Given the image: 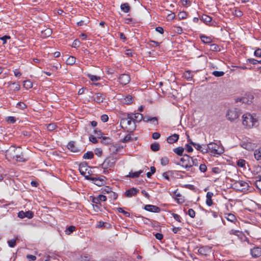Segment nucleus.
<instances>
[{
  "label": "nucleus",
  "instance_id": "obj_1",
  "mask_svg": "<svg viewBox=\"0 0 261 261\" xmlns=\"http://www.w3.org/2000/svg\"><path fill=\"white\" fill-rule=\"evenodd\" d=\"M6 156L9 160H15L17 162H25L27 160L20 147L11 146L6 150Z\"/></svg>",
  "mask_w": 261,
  "mask_h": 261
},
{
  "label": "nucleus",
  "instance_id": "obj_2",
  "mask_svg": "<svg viewBox=\"0 0 261 261\" xmlns=\"http://www.w3.org/2000/svg\"><path fill=\"white\" fill-rule=\"evenodd\" d=\"M243 124L247 127H251L256 125L257 120L252 115L249 113L245 114L242 116Z\"/></svg>",
  "mask_w": 261,
  "mask_h": 261
},
{
  "label": "nucleus",
  "instance_id": "obj_3",
  "mask_svg": "<svg viewBox=\"0 0 261 261\" xmlns=\"http://www.w3.org/2000/svg\"><path fill=\"white\" fill-rule=\"evenodd\" d=\"M206 149H207V152L210 151L215 154H221L224 152V149L222 146L214 142L210 143L206 145Z\"/></svg>",
  "mask_w": 261,
  "mask_h": 261
},
{
  "label": "nucleus",
  "instance_id": "obj_4",
  "mask_svg": "<svg viewBox=\"0 0 261 261\" xmlns=\"http://www.w3.org/2000/svg\"><path fill=\"white\" fill-rule=\"evenodd\" d=\"M241 112L237 108H232L228 110L226 113V117L230 121L237 120L241 115Z\"/></svg>",
  "mask_w": 261,
  "mask_h": 261
},
{
  "label": "nucleus",
  "instance_id": "obj_5",
  "mask_svg": "<svg viewBox=\"0 0 261 261\" xmlns=\"http://www.w3.org/2000/svg\"><path fill=\"white\" fill-rule=\"evenodd\" d=\"M180 163H177V165H180L187 170H189V169L191 168V165L190 164L191 161V157L187 154H185L180 160Z\"/></svg>",
  "mask_w": 261,
  "mask_h": 261
},
{
  "label": "nucleus",
  "instance_id": "obj_6",
  "mask_svg": "<svg viewBox=\"0 0 261 261\" xmlns=\"http://www.w3.org/2000/svg\"><path fill=\"white\" fill-rule=\"evenodd\" d=\"M232 187L238 191L244 192L248 190L249 185L243 180L235 181Z\"/></svg>",
  "mask_w": 261,
  "mask_h": 261
},
{
  "label": "nucleus",
  "instance_id": "obj_7",
  "mask_svg": "<svg viewBox=\"0 0 261 261\" xmlns=\"http://www.w3.org/2000/svg\"><path fill=\"white\" fill-rule=\"evenodd\" d=\"M89 167L88 166L87 163L86 162L81 163L79 165V171L81 175L85 176L87 179H89V177H90L89 171L88 169Z\"/></svg>",
  "mask_w": 261,
  "mask_h": 261
},
{
  "label": "nucleus",
  "instance_id": "obj_8",
  "mask_svg": "<svg viewBox=\"0 0 261 261\" xmlns=\"http://www.w3.org/2000/svg\"><path fill=\"white\" fill-rule=\"evenodd\" d=\"M131 117H133L132 120H133V125L131 127H129L128 129L131 131L135 130L136 125L135 122H139L143 119V115L140 113H130L129 114Z\"/></svg>",
  "mask_w": 261,
  "mask_h": 261
},
{
  "label": "nucleus",
  "instance_id": "obj_9",
  "mask_svg": "<svg viewBox=\"0 0 261 261\" xmlns=\"http://www.w3.org/2000/svg\"><path fill=\"white\" fill-rule=\"evenodd\" d=\"M116 162V159L113 157L107 158L101 164V168L103 169H108L114 166Z\"/></svg>",
  "mask_w": 261,
  "mask_h": 261
},
{
  "label": "nucleus",
  "instance_id": "obj_10",
  "mask_svg": "<svg viewBox=\"0 0 261 261\" xmlns=\"http://www.w3.org/2000/svg\"><path fill=\"white\" fill-rule=\"evenodd\" d=\"M133 117H131L129 114L127 115V118H123L121 120V124L124 126L125 127L129 126L131 127L133 125Z\"/></svg>",
  "mask_w": 261,
  "mask_h": 261
},
{
  "label": "nucleus",
  "instance_id": "obj_11",
  "mask_svg": "<svg viewBox=\"0 0 261 261\" xmlns=\"http://www.w3.org/2000/svg\"><path fill=\"white\" fill-rule=\"evenodd\" d=\"M199 254L206 256L208 255L212 252V247L208 246H204L201 247L198 250Z\"/></svg>",
  "mask_w": 261,
  "mask_h": 261
},
{
  "label": "nucleus",
  "instance_id": "obj_12",
  "mask_svg": "<svg viewBox=\"0 0 261 261\" xmlns=\"http://www.w3.org/2000/svg\"><path fill=\"white\" fill-rule=\"evenodd\" d=\"M144 209L147 211L154 213H159L161 211L160 208L158 206L151 204L146 205Z\"/></svg>",
  "mask_w": 261,
  "mask_h": 261
},
{
  "label": "nucleus",
  "instance_id": "obj_13",
  "mask_svg": "<svg viewBox=\"0 0 261 261\" xmlns=\"http://www.w3.org/2000/svg\"><path fill=\"white\" fill-rule=\"evenodd\" d=\"M253 99V97L252 95H249L248 97H243L240 98H238L237 99L236 101L242 102L244 103H247L248 105H250L252 102V100Z\"/></svg>",
  "mask_w": 261,
  "mask_h": 261
},
{
  "label": "nucleus",
  "instance_id": "obj_14",
  "mask_svg": "<svg viewBox=\"0 0 261 261\" xmlns=\"http://www.w3.org/2000/svg\"><path fill=\"white\" fill-rule=\"evenodd\" d=\"M119 80L121 84L125 85L129 82L130 79L128 74H122L120 76Z\"/></svg>",
  "mask_w": 261,
  "mask_h": 261
},
{
  "label": "nucleus",
  "instance_id": "obj_15",
  "mask_svg": "<svg viewBox=\"0 0 261 261\" xmlns=\"http://www.w3.org/2000/svg\"><path fill=\"white\" fill-rule=\"evenodd\" d=\"M139 190L136 188H132L126 190L125 192V195L127 197H132L133 196L136 195Z\"/></svg>",
  "mask_w": 261,
  "mask_h": 261
},
{
  "label": "nucleus",
  "instance_id": "obj_16",
  "mask_svg": "<svg viewBox=\"0 0 261 261\" xmlns=\"http://www.w3.org/2000/svg\"><path fill=\"white\" fill-rule=\"evenodd\" d=\"M250 253L252 257L257 258L261 256V248L254 247L250 250Z\"/></svg>",
  "mask_w": 261,
  "mask_h": 261
},
{
  "label": "nucleus",
  "instance_id": "obj_17",
  "mask_svg": "<svg viewBox=\"0 0 261 261\" xmlns=\"http://www.w3.org/2000/svg\"><path fill=\"white\" fill-rule=\"evenodd\" d=\"M194 147L197 150L200 151L203 154L207 152V149H206V145H201L199 144L196 143L195 144H194Z\"/></svg>",
  "mask_w": 261,
  "mask_h": 261
},
{
  "label": "nucleus",
  "instance_id": "obj_18",
  "mask_svg": "<svg viewBox=\"0 0 261 261\" xmlns=\"http://www.w3.org/2000/svg\"><path fill=\"white\" fill-rule=\"evenodd\" d=\"M67 148L73 152H78L80 151V150L75 146V142L73 141H71L68 143Z\"/></svg>",
  "mask_w": 261,
  "mask_h": 261
},
{
  "label": "nucleus",
  "instance_id": "obj_19",
  "mask_svg": "<svg viewBox=\"0 0 261 261\" xmlns=\"http://www.w3.org/2000/svg\"><path fill=\"white\" fill-rule=\"evenodd\" d=\"M178 139L179 135L176 134H174L168 137L167 139V141L168 143L173 144L174 143L178 141Z\"/></svg>",
  "mask_w": 261,
  "mask_h": 261
},
{
  "label": "nucleus",
  "instance_id": "obj_20",
  "mask_svg": "<svg viewBox=\"0 0 261 261\" xmlns=\"http://www.w3.org/2000/svg\"><path fill=\"white\" fill-rule=\"evenodd\" d=\"M96 96L94 98V100L97 103L102 102L105 99V96L104 94L101 93H97L95 94Z\"/></svg>",
  "mask_w": 261,
  "mask_h": 261
},
{
  "label": "nucleus",
  "instance_id": "obj_21",
  "mask_svg": "<svg viewBox=\"0 0 261 261\" xmlns=\"http://www.w3.org/2000/svg\"><path fill=\"white\" fill-rule=\"evenodd\" d=\"M214 194L212 192H208L206 193V203L208 206H211L213 202V200L212 199V197L213 196Z\"/></svg>",
  "mask_w": 261,
  "mask_h": 261
},
{
  "label": "nucleus",
  "instance_id": "obj_22",
  "mask_svg": "<svg viewBox=\"0 0 261 261\" xmlns=\"http://www.w3.org/2000/svg\"><path fill=\"white\" fill-rule=\"evenodd\" d=\"M224 217L228 221H230L231 222H235L237 221V218L236 216L233 214L231 213L225 214Z\"/></svg>",
  "mask_w": 261,
  "mask_h": 261
},
{
  "label": "nucleus",
  "instance_id": "obj_23",
  "mask_svg": "<svg viewBox=\"0 0 261 261\" xmlns=\"http://www.w3.org/2000/svg\"><path fill=\"white\" fill-rule=\"evenodd\" d=\"M88 180H90L94 181V184H95L96 185H97L98 186H101L103 185L104 184H105L102 181H101L100 180V179H98V178H97V177H94L90 176V177H89Z\"/></svg>",
  "mask_w": 261,
  "mask_h": 261
},
{
  "label": "nucleus",
  "instance_id": "obj_24",
  "mask_svg": "<svg viewBox=\"0 0 261 261\" xmlns=\"http://www.w3.org/2000/svg\"><path fill=\"white\" fill-rule=\"evenodd\" d=\"M100 139H101V143L102 144L105 145L111 144L112 143V139L110 137H107L105 136H102Z\"/></svg>",
  "mask_w": 261,
  "mask_h": 261
},
{
  "label": "nucleus",
  "instance_id": "obj_25",
  "mask_svg": "<svg viewBox=\"0 0 261 261\" xmlns=\"http://www.w3.org/2000/svg\"><path fill=\"white\" fill-rule=\"evenodd\" d=\"M121 10L124 13H127L130 10V6L128 3L122 4L120 6Z\"/></svg>",
  "mask_w": 261,
  "mask_h": 261
},
{
  "label": "nucleus",
  "instance_id": "obj_26",
  "mask_svg": "<svg viewBox=\"0 0 261 261\" xmlns=\"http://www.w3.org/2000/svg\"><path fill=\"white\" fill-rule=\"evenodd\" d=\"M143 170H139V171H137V172H130L129 173V174L127 175L126 176L127 177H131V178H135V177H137L138 176H139V175L142 173H143Z\"/></svg>",
  "mask_w": 261,
  "mask_h": 261
},
{
  "label": "nucleus",
  "instance_id": "obj_27",
  "mask_svg": "<svg viewBox=\"0 0 261 261\" xmlns=\"http://www.w3.org/2000/svg\"><path fill=\"white\" fill-rule=\"evenodd\" d=\"M200 37L201 41L204 43L208 44L212 41L211 38L210 37H207L204 35H201Z\"/></svg>",
  "mask_w": 261,
  "mask_h": 261
},
{
  "label": "nucleus",
  "instance_id": "obj_28",
  "mask_svg": "<svg viewBox=\"0 0 261 261\" xmlns=\"http://www.w3.org/2000/svg\"><path fill=\"white\" fill-rule=\"evenodd\" d=\"M173 151L179 156H183V152L184 151V148L182 147H178L173 149Z\"/></svg>",
  "mask_w": 261,
  "mask_h": 261
},
{
  "label": "nucleus",
  "instance_id": "obj_29",
  "mask_svg": "<svg viewBox=\"0 0 261 261\" xmlns=\"http://www.w3.org/2000/svg\"><path fill=\"white\" fill-rule=\"evenodd\" d=\"M160 145L159 143H153L151 144L150 148L153 151H157L160 149Z\"/></svg>",
  "mask_w": 261,
  "mask_h": 261
},
{
  "label": "nucleus",
  "instance_id": "obj_30",
  "mask_svg": "<svg viewBox=\"0 0 261 261\" xmlns=\"http://www.w3.org/2000/svg\"><path fill=\"white\" fill-rule=\"evenodd\" d=\"M200 19L203 22L207 23L211 21L212 17L206 15H202L200 18Z\"/></svg>",
  "mask_w": 261,
  "mask_h": 261
},
{
  "label": "nucleus",
  "instance_id": "obj_31",
  "mask_svg": "<svg viewBox=\"0 0 261 261\" xmlns=\"http://www.w3.org/2000/svg\"><path fill=\"white\" fill-rule=\"evenodd\" d=\"M8 84L9 86H11V85L13 86V87H11V88L13 89L14 90H18L19 89L20 86L17 83L10 82H8Z\"/></svg>",
  "mask_w": 261,
  "mask_h": 261
},
{
  "label": "nucleus",
  "instance_id": "obj_32",
  "mask_svg": "<svg viewBox=\"0 0 261 261\" xmlns=\"http://www.w3.org/2000/svg\"><path fill=\"white\" fill-rule=\"evenodd\" d=\"M210 50L213 51H220V46L216 44H212L210 45Z\"/></svg>",
  "mask_w": 261,
  "mask_h": 261
},
{
  "label": "nucleus",
  "instance_id": "obj_33",
  "mask_svg": "<svg viewBox=\"0 0 261 261\" xmlns=\"http://www.w3.org/2000/svg\"><path fill=\"white\" fill-rule=\"evenodd\" d=\"M254 156L257 161L261 160V152L259 149H256L254 150Z\"/></svg>",
  "mask_w": 261,
  "mask_h": 261
},
{
  "label": "nucleus",
  "instance_id": "obj_34",
  "mask_svg": "<svg viewBox=\"0 0 261 261\" xmlns=\"http://www.w3.org/2000/svg\"><path fill=\"white\" fill-rule=\"evenodd\" d=\"M93 156L94 154L92 151H88L84 154L83 158L84 159H91Z\"/></svg>",
  "mask_w": 261,
  "mask_h": 261
},
{
  "label": "nucleus",
  "instance_id": "obj_35",
  "mask_svg": "<svg viewBox=\"0 0 261 261\" xmlns=\"http://www.w3.org/2000/svg\"><path fill=\"white\" fill-rule=\"evenodd\" d=\"M183 76L188 81L192 80L193 75L190 71H187L184 73Z\"/></svg>",
  "mask_w": 261,
  "mask_h": 261
},
{
  "label": "nucleus",
  "instance_id": "obj_36",
  "mask_svg": "<svg viewBox=\"0 0 261 261\" xmlns=\"http://www.w3.org/2000/svg\"><path fill=\"white\" fill-rule=\"evenodd\" d=\"M75 62V58L73 56H70L66 60L67 64L73 65Z\"/></svg>",
  "mask_w": 261,
  "mask_h": 261
},
{
  "label": "nucleus",
  "instance_id": "obj_37",
  "mask_svg": "<svg viewBox=\"0 0 261 261\" xmlns=\"http://www.w3.org/2000/svg\"><path fill=\"white\" fill-rule=\"evenodd\" d=\"M23 86L27 89H30L33 87V83L30 80L24 81L23 82Z\"/></svg>",
  "mask_w": 261,
  "mask_h": 261
},
{
  "label": "nucleus",
  "instance_id": "obj_38",
  "mask_svg": "<svg viewBox=\"0 0 261 261\" xmlns=\"http://www.w3.org/2000/svg\"><path fill=\"white\" fill-rule=\"evenodd\" d=\"M88 77L93 82H96L100 80V77L99 76L94 75L91 74H88Z\"/></svg>",
  "mask_w": 261,
  "mask_h": 261
},
{
  "label": "nucleus",
  "instance_id": "obj_39",
  "mask_svg": "<svg viewBox=\"0 0 261 261\" xmlns=\"http://www.w3.org/2000/svg\"><path fill=\"white\" fill-rule=\"evenodd\" d=\"M133 102V97L130 95H127L124 99V103L130 104Z\"/></svg>",
  "mask_w": 261,
  "mask_h": 261
},
{
  "label": "nucleus",
  "instance_id": "obj_40",
  "mask_svg": "<svg viewBox=\"0 0 261 261\" xmlns=\"http://www.w3.org/2000/svg\"><path fill=\"white\" fill-rule=\"evenodd\" d=\"M75 229V227L74 226H73V225L70 226L68 228H66V229L65 230V232L67 234H70L73 231H74Z\"/></svg>",
  "mask_w": 261,
  "mask_h": 261
},
{
  "label": "nucleus",
  "instance_id": "obj_41",
  "mask_svg": "<svg viewBox=\"0 0 261 261\" xmlns=\"http://www.w3.org/2000/svg\"><path fill=\"white\" fill-rule=\"evenodd\" d=\"M102 193L104 194H110V192L112 191V189L108 187V186H106L105 187H103L102 189Z\"/></svg>",
  "mask_w": 261,
  "mask_h": 261
},
{
  "label": "nucleus",
  "instance_id": "obj_42",
  "mask_svg": "<svg viewBox=\"0 0 261 261\" xmlns=\"http://www.w3.org/2000/svg\"><path fill=\"white\" fill-rule=\"evenodd\" d=\"M94 134L96 136V137L98 138H101V137H102V133L101 132V130L98 129L97 128H95L94 130Z\"/></svg>",
  "mask_w": 261,
  "mask_h": 261
},
{
  "label": "nucleus",
  "instance_id": "obj_43",
  "mask_svg": "<svg viewBox=\"0 0 261 261\" xmlns=\"http://www.w3.org/2000/svg\"><path fill=\"white\" fill-rule=\"evenodd\" d=\"M212 74L216 77H220L224 75L223 71H214L212 72Z\"/></svg>",
  "mask_w": 261,
  "mask_h": 261
},
{
  "label": "nucleus",
  "instance_id": "obj_44",
  "mask_svg": "<svg viewBox=\"0 0 261 261\" xmlns=\"http://www.w3.org/2000/svg\"><path fill=\"white\" fill-rule=\"evenodd\" d=\"M117 210L119 213H123L125 217H129L130 216V214L124 211L122 208L121 207H118L117 208Z\"/></svg>",
  "mask_w": 261,
  "mask_h": 261
},
{
  "label": "nucleus",
  "instance_id": "obj_45",
  "mask_svg": "<svg viewBox=\"0 0 261 261\" xmlns=\"http://www.w3.org/2000/svg\"><path fill=\"white\" fill-rule=\"evenodd\" d=\"M169 163V159L167 157H163L161 160V164L163 166H166Z\"/></svg>",
  "mask_w": 261,
  "mask_h": 261
},
{
  "label": "nucleus",
  "instance_id": "obj_46",
  "mask_svg": "<svg viewBox=\"0 0 261 261\" xmlns=\"http://www.w3.org/2000/svg\"><path fill=\"white\" fill-rule=\"evenodd\" d=\"M246 163L245 160L240 159L237 161V165L240 167H244Z\"/></svg>",
  "mask_w": 261,
  "mask_h": 261
},
{
  "label": "nucleus",
  "instance_id": "obj_47",
  "mask_svg": "<svg viewBox=\"0 0 261 261\" xmlns=\"http://www.w3.org/2000/svg\"><path fill=\"white\" fill-rule=\"evenodd\" d=\"M49 65L52 67L51 70L54 71H57L58 69L61 68V65L60 63H57L53 65L50 64Z\"/></svg>",
  "mask_w": 261,
  "mask_h": 261
},
{
  "label": "nucleus",
  "instance_id": "obj_48",
  "mask_svg": "<svg viewBox=\"0 0 261 261\" xmlns=\"http://www.w3.org/2000/svg\"><path fill=\"white\" fill-rule=\"evenodd\" d=\"M8 244L9 247H14L16 245V239L10 240L8 241Z\"/></svg>",
  "mask_w": 261,
  "mask_h": 261
},
{
  "label": "nucleus",
  "instance_id": "obj_49",
  "mask_svg": "<svg viewBox=\"0 0 261 261\" xmlns=\"http://www.w3.org/2000/svg\"><path fill=\"white\" fill-rule=\"evenodd\" d=\"M25 218L27 217L29 219H31L33 218L34 216L33 213L31 211H28L26 212H24Z\"/></svg>",
  "mask_w": 261,
  "mask_h": 261
},
{
  "label": "nucleus",
  "instance_id": "obj_50",
  "mask_svg": "<svg viewBox=\"0 0 261 261\" xmlns=\"http://www.w3.org/2000/svg\"><path fill=\"white\" fill-rule=\"evenodd\" d=\"M250 63L252 64L253 65H256L257 64H261V60H257L254 59H248Z\"/></svg>",
  "mask_w": 261,
  "mask_h": 261
},
{
  "label": "nucleus",
  "instance_id": "obj_51",
  "mask_svg": "<svg viewBox=\"0 0 261 261\" xmlns=\"http://www.w3.org/2000/svg\"><path fill=\"white\" fill-rule=\"evenodd\" d=\"M198 161L197 159H193V158L191 157V161L190 163V164L191 165V167L193 166H197L198 165Z\"/></svg>",
  "mask_w": 261,
  "mask_h": 261
},
{
  "label": "nucleus",
  "instance_id": "obj_52",
  "mask_svg": "<svg viewBox=\"0 0 261 261\" xmlns=\"http://www.w3.org/2000/svg\"><path fill=\"white\" fill-rule=\"evenodd\" d=\"M188 214L192 218H194L195 216V212L192 208H190L188 210Z\"/></svg>",
  "mask_w": 261,
  "mask_h": 261
},
{
  "label": "nucleus",
  "instance_id": "obj_53",
  "mask_svg": "<svg viewBox=\"0 0 261 261\" xmlns=\"http://www.w3.org/2000/svg\"><path fill=\"white\" fill-rule=\"evenodd\" d=\"M26 105L22 102H19L17 104V107L19 108L20 109L23 110L26 108Z\"/></svg>",
  "mask_w": 261,
  "mask_h": 261
},
{
  "label": "nucleus",
  "instance_id": "obj_54",
  "mask_svg": "<svg viewBox=\"0 0 261 261\" xmlns=\"http://www.w3.org/2000/svg\"><path fill=\"white\" fill-rule=\"evenodd\" d=\"M233 13L234 15L237 17H241L243 15V12L239 10H235Z\"/></svg>",
  "mask_w": 261,
  "mask_h": 261
},
{
  "label": "nucleus",
  "instance_id": "obj_55",
  "mask_svg": "<svg viewBox=\"0 0 261 261\" xmlns=\"http://www.w3.org/2000/svg\"><path fill=\"white\" fill-rule=\"evenodd\" d=\"M187 15V14L185 12H180L178 14L179 19H184L186 18Z\"/></svg>",
  "mask_w": 261,
  "mask_h": 261
},
{
  "label": "nucleus",
  "instance_id": "obj_56",
  "mask_svg": "<svg viewBox=\"0 0 261 261\" xmlns=\"http://www.w3.org/2000/svg\"><path fill=\"white\" fill-rule=\"evenodd\" d=\"M132 140V137H131V136L130 135L128 134V135H127L123 139V140H122V142L123 143H126L130 140Z\"/></svg>",
  "mask_w": 261,
  "mask_h": 261
},
{
  "label": "nucleus",
  "instance_id": "obj_57",
  "mask_svg": "<svg viewBox=\"0 0 261 261\" xmlns=\"http://www.w3.org/2000/svg\"><path fill=\"white\" fill-rule=\"evenodd\" d=\"M254 56L257 57H261V48H257L254 53Z\"/></svg>",
  "mask_w": 261,
  "mask_h": 261
},
{
  "label": "nucleus",
  "instance_id": "obj_58",
  "mask_svg": "<svg viewBox=\"0 0 261 261\" xmlns=\"http://www.w3.org/2000/svg\"><path fill=\"white\" fill-rule=\"evenodd\" d=\"M80 41L79 40L75 39L72 44V47L75 48L78 47L80 46Z\"/></svg>",
  "mask_w": 261,
  "mask_h": 261
},
{
  "label": "nucleus",
  "instance_id": "obj_59",
  "mask_svg": "<svg viewBox=\"0 0 261 261\" xmlns=\"http://www.w3.org/2000/svg\"><path fill=\"white\" fill-rule=\"evenodd\" d=\"M7 121L8 122L11 123H14L16 121V119L15 117L12 116H9L7 118Z\"/></svg>",
  "mask_w": 261,
  "mask_h": 261
},
{
  "label": "nucleus",
  "instance_id": "obj_60",
  "mask_svg": "<svg viewBox=\"0 0 261 261\" xmlns=\"http://www.w3.org/2000/svg\"><path fill=\"white\" fill-rule=\"evenodd\" d=\"M89 141L92 142L93 143H96L98 142L96 138L93 135H90L89 136Z\"/></svg>",
  "mask_w": 261,
  "mask_h": 261
},
{
  "label": "nucleus",
  "instance_id": "obj_61",
  "mask_svg": "<svg viewBox=\"0 0 261 261\" xmlns=\"http://www.w3.org/2000/svg\"><path fill=\"white\" fill-rule=\"evenodd\" d=\"M154 125H157L158 124V120L156 117H151L150 121H149Z\"/></svg>",
  "mask_w": 261,
  "mask_h": 261
},
{
  "label": "nucleus",
  "instance_id": "obj_62",
  "mask_svg": "<svg viewBox=\"0 0 261 261\" xmlns=\"http://www.w3.org/2000/svg\"><path fill=\"white\" fill-rule=\"evenodd\" d=\"M199 170L202 172H205L207 170V167L205 164H201L199 166Z\"/></svg>",
  "mask_w": 261,
  "mask_h": 261
},
{
  "label": "nucleus",
  "instance_id": "obj_63",
  "mask_svg": "<svg viewBox=\"0 0 261 261\" xmlns=\"http://www.w3.org/2000/svg\"><path fill=\"white\" fill-rule=\"evenodd\" d=\"M110 197L113 200H116L117 198V194L116 193L111 191L110 193Z\"/></svg>",
  "mask_w": 261,
  "mask_h": 261
},
{
  "label": "nucleus",
  "instance_id": "obj_64",
  "mask_svg": "<svg viewBox=\"0 0 261 261\" xmlns=\"http://www.w3.org/2000/svg\"><path fill=\"white\" fill-rule=\"evenodd\" d=\"M256 186L257 188L261 190V177L259 176V179L255 182Z\"/></svg>",
  "mask_w": 261,
  "mask_h": 261
}]
</instances>
